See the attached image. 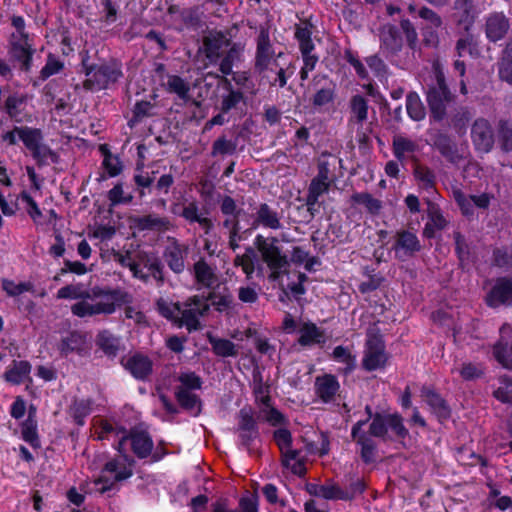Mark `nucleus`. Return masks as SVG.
Masks as SVG:
<instances>
[{"label":"nucleus","mask_w":512,"mask_h":512,"mask_svg":"<svg viewBox=\"0 0 512 512\" xmlns=\"http://www.w3.org/2000/svg\"><path fill=\"white\" fill-rule=\"evenodd\" d=\"M211 289L212 290L207 296L202 297L204 300L211 301L212 305L218 312H223L232 308L234 298L228 287L224 286L220 290V285L217 284Z\"/></svg>","instance_id":"412c9836"},{"label":"nucleus","mask_w":512,"mask_h":512,"mask_svg":"<svg viewBox=\"0 0 512 512\" xmlns=\"http://www.w3.org/2000/svg\"><path fill=\"white\" fill-rule=\"evenodd\" d=\"M333 357L345 364V373H349L355 368V357L351 355L347 348L343 346L335 347L333 350Z\"/></svg>","instance_id":"338daca9"},{"label":"nucleus","mask_w":512,"mask_h":512,"mask_svg":"<svg viewBox=\"0 0 512 512\" xmlns=\"http://www.w3.org/2000/svg\"><path fill=\"white\" fill-rule=\"evenodd\" d=\"M421 397L430 406L433 413L440 421L447 420L451 416V410L446 400L434 389L423 386L421 388Z\"/></svg>","instance_id":"2eb2a0df"},{"label":"nucleus","mask_w":512,"mask_h":512,"mask_svg":"<svg viewBox=\"0 0 512 512\" xmlns=\"http://www.w3.org/2000/svg\"><path fill=\"white\" fill-rule=\"evenodd\" d=\"M152 107L153 105L149 101L137 102L133 109V116L128 121V125L130 127H133L134 125L142 121L143 118L152 116V114L150 113Z\"/></svg>","instance_id":"680f3d73"},{"label":"nucleus","mask_w":512,"mask_h":512,"mask_svg":"<svg viewBox=\"0 0 512 512\" xmlns=\"http://www.w3.org/2000/svg\"><path fill=\"white\" fill-rule=\"evenodd\" d=\"M276 56L268 28L261 27L256 38L254 65L267 67L271 63L270 59Z\"/></svg>","instance_id":"f8f14e48"},{"label":"nucleus","mask_w":512,"mask_h":512,"mask_svg":"<svg viewBox=\"0 0 512 512\" xmlns=\"http://www.w3.org/2000/svg\"><path fill=\"white\" fill-rule=\"evenodd\" d=\"M121 364L137 380L147 381L153 373V361L142 353L123 357Z\"/></svg>","instance_id":"6e6552de"},{"label":"nucleus","mask_w":512,"mask_h":512,"mask_svg":"<svg viewBox=\"0 0 512 512\" xmlns=\"http://www.w3.org/2000/svg\"><path fill=\"white\" fill-rule=\"evenodd\" d=\"M381 49L388 54L395 55L403 47V38L397 26L385 24L379 29Z\"/></svg>","instance_id":"4468645a"},{"label":"nucleus","mask_w":512,"mask_h":512,"mask_svg":"<svg viewBox=\"0 0 512 512\" xmlns=\"http://www.w3.org/2000/svg\"><path fill=\"white\" fill-rule=\"evenodd\" d=\"M208 341L212 346V351L220 357H235L238 355L237 346L228 339L216 338L208 334Z\"/></svg>","instance_id":"72a5a7b5"},{"label":"nucleus","mask_w":512,"mask_h":512,"mask_svg":"<svg viewBox=\"0 0 512 512\" xmlns=\"http://www.w3.org/2000/svg\"><path fill=\"white\" fill-rule=\"evenodd\" d=\"M85 348L86 336L78 331H72L66 337H63L58 346L61 355L64 356L73 352L80 354Z\"/></svg>","instance_id":"bb28decb"},{"label":"nucleus","mask_w":512,"mask_h":512,"mask_svg":"<svg viewBox=\"0 0 512 512\" xmlns=\"http://www.w3.org/2000/svg\"><path fill=\"white\" fill-rule=\"evenodd\" d=\"M188 250L187 245L180 244L175 238H172L170 245L165 248L163 258L174 273L180 274L185 270Z\"/></svg>","instance_id":"9d476101"},{"label":"nucleus","mask_w":512,"mask_h":512,"mask_svg":"<svg viewBox=\"0 0 512 512\" xmlns=\"http://www.w3.org/2000/svg\"><path fill=\"white\" fill-rule=\"evenodd\" d=\"M238 432H249L252 431L254 434H259V428L257 421L253 416L251 407H243L238 414Z\"/></svg>","instance_id":"c03bdc74"},{"label":"nucleus","mask_w":512,"mask_h":512,"mask_svg":"<svg viewBox=\"0 0 512 512\" xmlns=\"http://www.w3.org/2000/svg\"><path fill=\"white\" fill-rule=\"evenodd\" d=\"M366 424V421L356 422L351 430V438L354 442L360 445V457L365 464H371L376 461L377 444L368 436L362 427Z\"/></svg>","instance_id":"423d86ee"},{"label":"nucleus","mask_w":512,"mask_h":512,"mask_svg":"<svg viewBox=\"0 0 512 512\" xmlns=\"http://www.w3.org/2000/svg\"><path fill=\"white\" fill-rule=\"evenodd\" d=\"M455 15L458 17V22L464 24L465 29L472 25L475 20L477 11L472 0H455L454 2Z\"/></svg>","instance_id":"c85d7f7f"},{"label":"nucleus","mask_w":512,"mask_h":512,"mask_svg":"<svg viewBox=\"0 0 512 512\" xmlns=\"http://www.w3.org/2000/svg\"><path fill=\"white\" fill-rule=\"evenodd\" d=\"M175 398L179 406L191 415L196 417L201 414L202 400L197 394L184 389H175Z\"/></svg>","instance_id":"393cba45"},{"label":"nucleus","mask_w":512,"mask_h":512,"mask_svg":"<svg viewBox=\"0 0 512 512\" xmlns=\"http://www.w3.org/2000/svg\"><path fill=\"white\" fill-rule=\"evenodd\" d=\"M365 272L368 275V280L367 281H363L359 285V291L362 294H366V293H369V292L377 290L381 286L383 281H384V277L383 276H381L379 274H372L374 272V269L369 270V268L366 267L365 268Z\"/></svg>","instance_id":"052dcab7"},{"label":"nucleus","mask_w":512,"mask_h":512,"mask_svg":"<svg viewBox=\"0 0 512 512\" xmlns=\"http://www.w3.org/2000/svg\"><path fill=\"white\" fill-rule=\"evenodd\" d=\"M22 438L28 442L33 448L40 447V440L37 433V422L28 415V418L22 425Z\"/></svg>","instance_id":"3c124183"},{"label":"nucleus","mask_w":512,"mask_h":512,"mask_svg":"<svg viewBox=\"0 0 512 512\" xmlns=\"http://www.w3.org/2000/svg\"><path fill=\"white\" fill-rule=\"evenodd\" d=\"M241 53V44L231 42L230 46L225 50L222 58L218 62L219 71L224 75H230L232 73L234 63L240 60Z\"/></svg>","instance_id":"c756f323"},{"label":"nucleus","mask_w":512,"mask_h":512,"mask_svg":"<svg viewBox=\"0 0 512 512\" xmlns=\"http://www.w3.org/2000/svg\"><path fill=\"white\" fill-rule=\"evenodd\" d=\"M471 119V113L467 107H460L451 117V125L460 132L464 130Z\"/></svg>","instance_id":"774afa93"},{"label":"nucleus","mask_w":512,"mask_h":512,"mask_svg":"<svg viewBox=\"0 0 512 512\" xmlns=\"http://www.w3.org/2000/svg\"><path fill=\"white\" fill-rule=\"evenodd\" d=\"M386 361L385 350H366L362 365L365 370L373 371L384 367Z\"/></svg>","instance_id":"37998d69"},{"label":"nucleus","mask_w":512,"mask_h":512,"mask_svg":"<svg viewBox=\"0 0 512 512\" xmlns=\"http://www.w3.org/2000/svg\"><path fill=\"white\" fill-rule=\"evenodd\" d=\"M392 146L393 153L399 161L405 159L406 153H414L418 149V145L414 141L403 136L394 137Z\"/></svg>","instance_id":"49530a36"},{"label":"nucleus","mask_w":512,"mask_h":512,"mask_svg":"<svg viewBox=\"0 0 512 512\" xmlns=\"http://www.w3.org/2000/svg\"><path fill=\"white\" fill-rule=\"evenodd\" d=\"M351 200L354 203L364 205L367 208L368 212L372 215L379 214L382 208V202L379 199L374 198L368 192L354 193L351 196Z\"/></svg>","instance_id":"8fccbe9b"},{"label":"nucleus","mask_w":512,"mask_h":512,"mask_svg":"<svg viewBox=\"0 0 512 512\" xmlns=\"http://www.w3.org/2000/svg\"><path fill=\"white\" fill-rule=\"evenodd\" d=\"M181 383L176 389H184L186 391L199 390L202 387V379L195 372L181 373L178 377Z\"/></svg>","instance_id":"13d9d810"},{"label":"nucleus","mask_w":512,"mask_h":512,"mask_svg":"<svg viewBox=\"0 0 512 512\" xmlns=\"http://www.w3.org/2000/svg\"><path fill=\"white\" fill-rule=\"evenodd\" d=\"M2 288L9 296L15 297L26 291H33L34 285L31 282L15 284L11 280L3 279Z\"/></svg>","instance_id":"0e129e2a"},{"label":"nucleus","mask_w":512,"mask_h":512,"mask_svg":"<svg viewBox=\"0 0 512 512\" xmlns=\"http://www.w3.org/2000/svg\"><path fill=\"white\" fill-rule=\"evenodd\" d=\"M499 76L502 80L512 83V39L506 44L499 63Z\"/></svg>","instance_id":"a18cd8bd"},{"label":"nucleus","mask_w":512,"mask_h":512,"mask_svg":"<svg viewBox=\"0 0 512 512\" xmlns=\"http://www.w3.org/2000/svg\"><path fill=\"white\" fill-rule=\"evenodd\" d=\"M181 317L175 319V324L178 327L186 326L189 332L201 329V323L197 318L196 310L185 309L181 310Z\"/></svg>","instance_id":"864d4df0"},{"label":"nucleus","mask_w":512,"mask_h":512,"mask_svg":"<svg viewBox=\"0 0 512 512\" xmlns=\"http://www.w3.org/2000/svg\"><path fill=\"white\" fill-rule=\"evenodd\" d=\"M432 147L436 149L449 163L459 164L463 156L459 153L458 145L453 137L445 132L437 131L431 136Z\"/></svg>","instance_id":"0eeeda50"},{"label":"nucleus","mask_w":512,"mask_h":512,"mask_svg":"<svg viewBox=\"0 0 512 512\" xmlns=\"http://www.w3.org/2000/svg\"><path fill=\"white\" fill-rule=\"evenodd\" d=\"M132 222L139 230H154L164 232L170 229L171 223L166 217H157L152 214L145 216H136L132 218Z\"/></svg>","instance_id":"a878e982"},{"label":"nucleus","mask_w":512,"mask_h":512,"mask_svg":"<svg viewBox=\"0 0 512 512\" xmlns=\"http://www.w3.org/2000/svg\"><path fill=\"white\" fill-rule=\"evenodd\" d=\"M129 438L131 449L138 458L144 459L152 454L154 444L148 432L131 430Z\"/></svg>","instance_id":"a211bd4d"},{"label":"nucleus","mask_w":512,"mask_h":512,"mask_svg":"<svg viewBox=\"0 0 512 512\" xmlns=\"http://www.w3.org/2000/svg\"><path fill=\"white\" fill-rule=\"evenodd\" d=\"M100 299L97 303H110L116 310V306L127 304L131 301L130 295L121 289H110L95 286L91 288L89 300Z\"/></svg>","instance_id":"ddd939ff"},{"label":"nucleus","mask_w":512,"mask_h":512,"mask_svg":"<svg viewBox=\"0 0 512 512\" xmlns=\"http://www.w3.org/2000/svg\"><path fill=\"white\" fill-rule=\"evenodd\" d=\"M453 238L455 240V252L459 260V267L464 269L470 261V247L465 237L459 231L454 232Z\"/></svg>","instance_id":"de8ad7c7"},{"label":"nucleus","mask_w":512,"mask_h":512,"mask_svg":"<svg viewBox=\"0 0 512 512\" xmlns=\"http://www.w3.org/2000/svg\"><path fill=\"white\" fill-rule=\"evenodd\" d=\"M412 159L414 161L413 176L418 182L419 187L425 190L434 189L436 186L435 172L428 166L421 164L416 157Z\"/></svg>","instance_id":"cd10ccee"},{"label":"nucleus","mask_w":512,"mask_h":512,"mask_svg":"<svg viewBox=\"0 0 512 512\" xmlns=\"http://www.w3.org/2000/svg\"><path fill=\"white\" fill-rule=\"evenodd\" d=\"M350 109L355 122L362 124L368 117V102L362 95H354L350 99Z\"/></svg>","instance_id":"09e8293b"},{"label":"nucleus","mask_w":512,"mask_h":512,"mask_svg":"<svg viewBox=\"0 0 512 512\" xmlns=\"http://www.w3.org/2000/svg\"><path fill=\"white\" fill-rule=\"evenodd\" d=\"M13 56L21 63V69L28 71L31 67L33 49L24 38L23 43H15L12 48Z\"/></svg>","instance_id":"a19ab883"},{"label":"nucleus","mask_w":512,"mask_h":512,"mask_svg":"<svg viewBox=\"0 0 512 512\" xmlns=\"http://www.w3.org/2000/svg\"><path fill=\"white\" fill-rule=\"evenodd\" d=\"M15 132H17V136L30 152L43 141L42 131L38 128L15 126Z\"/></svg>","instance_id":"2f4dec72"},{"label":"nucleus","mask_w":512,"mask_h":512,"mask_svg":"<svg viewBox=\"0 0 512 512\" xmlns=\"http://www.w3.org/2000/svg\"><path fill=\"white\" fill-rule=\"evenodd\" d=\"M72 313L80 318L87 316H94L98 314H112L114 313V307L108 303H89L87 299H81V301L71 306Z\"/></svg>","instance_id":"6ab92c4d"},{"label":"nucleus","mask_w":512,"mask_h":512,"mask_svg":"<svg viewBox=\"0 0 512 512\" xmlns=\"http://www.w3.org/2000/svg\"><path fill=\"white\" fill-rule=\"evenodd\" d=\"M280 215L267 203H261L256 211L253 226L262 225L265 228L278 230L282 228Z\"/></svg>","instance_id":"aec40b11"},{"label":"nucleus","mask_w":512,"mask_h":512,"mask_svg":"<svg viewBox=\"0 0 512 512\" xmlns=\"http://www.w3.org/2000/svg\"><path fill=\"white\" fill-rule=\"evenodd\" d=\"M82 65L86 76L89 77L83 82L86 90L107 89L110 84L116 83L123 76L122 66L116 60L101 65H88L84 59Z\"/></svg>","instance_id":"7ed1b4c3"},{"label":"nucleus","mask_w":512,"mask_h":512,"mask_svg":"<svg viewBox=\"0 0 512 512\" xmlns=\"http://www.w3.org/2000/svg\"><path fill=\"white\" fill-rule=\"evenodd\" d=\"M294 73V67L292 63H289L286 67H279L275 76H269L265 81L271 86H278L284 88L287 85L288 78Z\"/></svg>","instance_id":"6e6d98bb"},{"label":"nucleus","mask_w":512,"mask_h":512,"mask_svg":"<svg viewBox=\"0 0 512 512\" xmlns=\"http://www.w3.org/2000/svg\"><path fill=\"white\" fill-rule=\"evenodd\" d=\"M193 269L196 281L206 288H212L213 284L218 280L213 269L203 258L194 264Z\"/></svg>","instance_id":"7c9ffc66"},{"label":"nucleus","mask_w":512,"mask_h":512,"mask_svg":"<svg viewBox=\"0 0 512 512\" xmlns=\"http://www.w3.org/2000/svg\"><path fill=\"white\" fill-rule=\"evenodd\" d=\"M330 187L331 185L329 183L313 178L308 187L306 202L309 205H312L313 203H318L319 197L327 193Z\"/></svg>","instance_id":"5fc2aeb1"},{"label":"nucleus","mask_w":512,"mask_h":512,"mask_svg":"<svg viewBox=\"0 0 512 512\" xmlns=\"http://www.w3.org/2000/svg\"><path fill=\"white\" fill-rule=\"evenodd\" d=\"M31 364L26 360H13L11 366L4 373L5 381L13 385H20L30 378Z\"/></svg>","instance_id":"5701e85b"},{"label":"nucleus","mask_w":512,"mask_h":512,"mask_svg":"<svg viewBox=\"0 0 512 512\" xmlns=\"http://www.w3.org/2000/svg\"><path fill=\"white\" fill-rule=\"evenodd\" d=\"M255 248L261 254L262 261L271 270L269 279L278 280L283 274H287L290 268V260L288 256L279 246L277 237H263L258 235L255 238Z\"/></svg>","instance_id":"f03ea898"},{"label":"nucleus","mask_w":512,"mask_h":512,"mask_svg":"<svg viewBox=\"0 0 512 512\" xmlns=\"http://www.w3.org/2000/svg\"><path fill=\"white\" fill-rule=\"evenodd\" d=\"M432 73L434 77L427 84L426 101L431 120L441 122L447 116V106L455 101L456 95L446 82L443 65L439 60L433 61Z\"/></svg>","instance_id":"f257e3e1"},{"label":"nucleus","mask_w":512,"mask_h":512,"mask_svg":"<svg viewBox=\"0 0 512 512\" xmlns=\"http://www.w3.org/2000/svg\"><path fill=\"white\" fill-rule=\"evenodd\" d=\"M96 344L108 357H115L119 351L118 338L108 330L99 332Z\"/></svg>","instance_id":"f704fd0d"},{"label":"nucleus","mask_w":512,"mask_h":512,"mask_svg":"<svg viewBox=\"0 0 512 512\" xmlns=\"http://www.w3.org/2000/svg\"><path fill=\"white\" fill-rule=\"evenodd\" d=\"M509 26V21L505 15L503 13L495 12L486 20V35L489 40L496 42L507 34Z\"/></svg>","instance_id":"f3484780"},{"label":"nucleus","mask_w":512,"mask_h":512,"mask_svg":"<svg viewBox=\"0 0 512 512\" xmlns=\"http://www.w3.org/2000/svg\"><path fill=\"white\" fill-rule=\"evenodd\" d=\"M471 140L476 151L489 153L495 143L494 130L485 118H477L471 126Z\"/></svg>","instance_id":"20e7f679"},{"label":"nucleus","mask_w":512,"mask_h":512,"mask_svg":"<svg viewBox=\"0 0 512 512\" xmlns=\"http://www.w3.org/2000/svg\"><path fill=\"white\" fill-rule=\"evenodd\" d=\"M367 434L371 438L377 437L386 440L388 438V414L376 412Z\"/></svg>","instance_id":"4c0bfd02"},{"label":"nucleus","mask_w":512,"mask_h":512,"mask_svg":"<svg viewBox=\"0 0 512 512\" xmlns=\"http://www.w3.org/2000/svg\"><path fill=\"white\" fill-rule=\"evenodd\" d=\"M487 304L490 307L512 305V279L507 277L498 278L487 295Z\"/></svg>","instance_id":"9b49d317"},{"label":"nucleus","mask_w":512,"mask_h":512,"mask_svg":"<svg viewBox=\"0 0 512 512\" xmlns=\"http://www.w3.org/2000/svg\"><path fill=\"white\" fill-rule=\"evenodd\" d=\"M339 387L336 377L331 374L318 376L315 380L316 394L325 403L333 400Z\"/></svg>","instance_id":"4be33fe9"},{"label":"nucleus","mask_w":512,"mask_h":512,"mask_svg":"<svg viewBox=\"0 0 512 512\" xmlns=\"http://www.w3.org/2000/svg\"><path fill=\"white\" fill-rule=\"evenodd\" d=\"M274 440L281 451L283 457L282 464L288 467L289 461L295 460L299 455L298 450L290 449L292 444V436L290 431L287 429L276 430L274 432Z\"/></svg>","instance_id":"b1692460"},{"label":"nucleus","mask_w":512,"mask_h":512,"mask_svg":"<svg viewBox=\"0 0 512 512\" xmlns=\"http://www.w3.org/2000/svg\"><path fill=\"white\" fill-rule=\"evenodd\" d=\"M222 88L225 93L221 95L220 103L216 107L222 113H230L239 110L241 105H246V97L243 91L235 89L229 78L222 80Z\"/></svg>","instance_id":"1a4fd4ad"},{"label":"nucleus","mask_w":512,"mask_h":512,"mask_svg":"<svg viewBox=\"0 0 512 512\" xmlns=\"http://www.w3.org/2000/svg\"><path fill=\"white\" fill-rule=\"evenodd\" d=\"M325 341V335L314 323H306L300 329L298 343L302 346H310Z\"/></svg>","instance_id":"473e14b6"},{"label":"nucleus","mask_w":512,"mask_h":512,"mask_svg":"<svg viewBox=\"0 0 512 512\" xmlns=\"http://www.w3.org/2000/svg\"><path fill=\"white\" fill-rule=\"evenodd\" d=\"M406 110L414 121H421L426 116V108L416 92H409L406 96Z\"/></svg>","instance_id":"e433bc0d"},{"label":"nucleus","mask_w":512,"mask_h":512,"mask_svg":"<svg viewBox=\"0 0 512 512\" xmlns=\"http://www.w3.org/2000/svg\"><path fill=\"white\" fill-rule=\"evenodd\" d=\"M30 153L33 159L36 161L38 167L48 165V159H50L51 162L55 164L59 162V155L49 146L43 143H40Z\"/></svg>","instance_id":"79ce46f5"},{"label":"nucleus","mask_w":512,"mask_h":512,"mask_svg":"<svg viewBox=\"0 0 512 512\" xmlns=\"http://www.w3.org/2000/svg\"><path fill=\"white\" fill-rule=\"evenodd\" d=\"M158 312L168 320H171L175 323V319L178 318L175 313L179 314L181 312V306L179 303H168L163 298H160L156 302Z\"/></svg>","instance_id":"e2e57ef3"},{"label":"nucleus","mask_w":512,"mask_h":512,"mask_svg":"<svg viewBox=\"0 0 512 512\" xmlns=\"http://www.w3.org/2000/svg\"><path fill=\"white\" fill-rule=\"evenodd\" d=\"M166 89L169 93L176 94L180 99L187 101L190 99L189 84L178 75H169L167 78Z\"/></svg>","instance_id":"58836bf2"},{"label":"nucleus","mask_w":512,"mask_h":512,"mask_svg":"<svg viewBox=\"0 0 512 512\" xmlns=\"http://www.w3.org/2000/svg\"><path fill=\"white\" fill-rule=\"evenodd\" d=\"M388 428H390L397 439L401 440V443L404 444L403 440L409 436V431L403 424L402 416L397 413L388 414Z\"/></svg>","instance_id":"4d7b16f0"},{"label":"nucleus","mask_w":512,"mask_h":512,"mask_svg":"<svg viewBox=\"0 0 512 512\" xmlns=\"http://www.w3.org/2000/svg\"><path fill=\"white\" fill-rule=\"evenodd\" d=\"M393 249L402 251L405 256L412 257L418 253L422 246L416 234L408 230H399L395 234Z\"/></svg>","instance_id":"dca6fc26"},{"label":"nucleus","mask_w":512,"mask_h":512,"mask_svg":"<svg viewBox=\"0 0 512 512\" xmlns=\"http://www.w3.org/2000/svg\"><path fill=\"white\" fill-rule=\"evenodd\" d=\"M312 35V24L308 21H303L295 25V38L299 42V49L308 51V49H314V44L311 39Z\"/></svg>","instance_id":"ea45409f"},{"label":"nucleus","mask_w":512,"mask_h":512,"mask_svg":"<svg viewBox=\"0 0 512 512\" xmlns=\"http://www.w3.org/2000/svg\"><path fill=\"white\" fill-rule=\"evenodd\" d=\"M321 497L328 500H344L347 501L349 496L344 493V489H342L339 485L330 483L322 485L321 488Z\"/></svg>","instance_id":"69168bd1"},{"label":"nucleus","mask_w":512,"mask_h":512,"mask_svg":"<svg viewBox=\"0 0 512 512\" xmlns=\"http://www.w3.org/2000/svg\"><path fill=\"white\" fill-rule=\"evenodd\" d=\"M497 137L500 149L508 153L512 151V120L500 119L497 125Z\"/></svg>","instance_id":"c9c22d12"},{"label":"nucleus","mask_w":512,"mask_h":512,"mask_svg":"<svg viewBox=\"0 0 512 512\" xmlns=\"http://www.w3.org/2000/svg\"><path fill=\"white\" fill-rule=\"evenodd\" d=\"M230 44L231 40L222 32L210 33L208 36H205L203 38V53L208 63H205L204 67L206 68L209 64H218Z\"/></svg>","instance_id":"39448f33"},{"label":"nucleus","mask_w":512,"mask_h":512,"mask_svg":"<svg viewBox=\"0 0 512 512\" xmlns=\"http://www.w3.org/2000/svg\"><path fill=\"white\" fill-rule=\"evenodd\" d=\"M236 143L226 139L225 136L217 138L212 145L211 155L213 157L217 155L233 154L236 151Z\"/></svg>","instance_id":"bf43d9fd"},{"label":"nucleus","mask_w":512,"mask_h":512,"mask_svg":"<svg viewBox=\"0 0 512 512\" xmlns=\"http://www.w3.org/2000/svg\"><path fill=\"white\" fill-rule=\"evenodd\" d=\"M90 290H84L81 284H70L60 288L57 292L59 299H89Z\"/></svg>","instance_id":"603ef678"}]
</instances>
